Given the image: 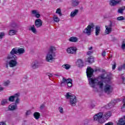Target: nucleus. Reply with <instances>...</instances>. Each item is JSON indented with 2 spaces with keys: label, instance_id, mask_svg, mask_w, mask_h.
Returning <instances> with one entry per match:
<instances>
[{
  "label": "nucleus",
  "instance_id": "f257e3e1",
  "mask_svg": "<svg viewBox=\"0 0 125 125\" xmlns=\"http://www.w3.org/2000/svg\"><path fill=\"white\" fill-rule=\"evenodd\" d=\"M24 53L25 50L24 48H13L10 54H9L6 58V59L9 61L8 64L9 66L11 67V68H13L17 65V60L18 59V58L15 54H17V53H19V54H23V53Z\"/></svg>",
  "mask_w": 125,
  "mask_h": 125
},
{
  "label": "nucleus",
  "instance_id": "f03ea898",
  "mask_svg": "<svg viewBox=\"0 0 125 125\" xmlns=\"http://www.w3.org/2000/svg\"><path fill=\"white\" fill-rule=\"evenodd\" d=\"M94 70L91 67H88L86 69V75L88 79H89V83L92 87H95V85H99L100 88H103L104 84L101 81H98V79L95 78H91L93 76Z\"/></svg>",
  "mask_w": 125,
  "mask_h": 125
},
{
  "label": "nucleus",
  "instance_id": "7ed1b4c3",
  "mask_svg": "<svg viewBox=\"0 0 125 125\" xmlns=\"http://www.w3.org/2000/svg\"><path fill=\"white\" fill-rule=\"evenodd\" d=\"M112 116V112H101L94 116V121L98 122L99 124H104Z\"/></svg>",
  "mask_w": 125,
  "mask_h": 125
},
{
  "label": "nucleus",
  "instance_id": "20e7f679",
  "mask_svg": "<svg viewBox=\"0 0 125 125\" xmlns=\"http://www.w3.org/2000/svg\"><path fill=\"white\" fill-rule=\"evenodd\" d=\"M55 50H56L55 47L53 46H50L49 51L46 56V61L47 62L52 63L54 60H55V56H56V54L54 52Z\"/></svg>",
  "mask_w": 125,
  "mask_h": 125
},
{
  "label": "nucleus",
  "instance_id": "39448f33",
  "mask_svg": "<svg viewBox=\"0 0 125 125\" xmlns=\"http://www.w3.org/2000/svg\"><path fill=\"white\" fill-rule=\"evenodd\" d=\"M65 97L67 99H69V103L71 106H76V104L77 103V97L74 95L71 94L70 92H67L65 95Z\"/></svg>",
  "mask_w": 125,
  "mask_h": 125
},
{
  "label": "nucleus",
  "instance_id": "423d86ee",
  "mask_svg": "<svg viewBox=\"0 0 125 125\" xmlns=\"http://www.w3.org/2000/svg\"><path fill=\"white\" fill-rule=\"evenodd\" d=\"M19 96H20V93H17L15 94L14 95L9 97V101H10V102H14V101L15 100V104H19V102L20 101Z\"/></svg>",
  "mask_w": 125,
  "mask_h": 125
},
{
  "label": "nucleus",
  "instance_id": "0eeeda50",
  "mask_svg": "<svg viewBox=\"0 0 125 125\" xmlns=\"http://www.w3.org/2000/svg\"><path fill=\"white\" fill-rule=\"evenodd\" d=\"M113 86L110 84H106L104 86V91L106 94H110L113 92Z\"/></svg>",
  "mask_w": 125,
  "mask_h": 125
},
{
  "label": "nucleus",
  "instance_id": "6e6552de",
  "mask_svg": "<svg viewBox=\"0 0 125 125\" xmlns=\"http://www.w3.org/2000/svg\"><path fill=\"white\" fill-rule=\"evenodd\" d=\"M93 28H94V24L91 23L84 30L83 33L88 36H90L91 35V29H93Z\"/></svg>",
  "mask_w": 125,
  "mask_h": 125
},
{
  "label": "nucleus",
  "instance_id": "1a4fd4ad",
  "mask_svg": "<svg viewBox=\"0 0 125 125\" xmlns=\"http://www.w3.org/2000/svg\"><path fill=\"white\" fill-rule=\"evenodd\" d=\"M101 78L103 79L102 81L104 83H109L111 81V78L109 76H106L105 74L101 75Z\"/></svg>",
  "mask_w": 125,
  "mask_h": 125
},
{
  "label": "nucleus",
  "instance_id": "9d476101",
  "mask_svg": "<svg viewBox=\"0 0 125 125\" xmlns=\"http://www.w3.org/2000/svg\"><path fill=\"white\" fill-rule=\"evenodd\" d=\"M77 50V47H70L66 49L67 53L70 54H76Z\"/></svg>",
  "mask_w": 125,
  "mask_h": 125
},
{
  "label": "nucleus",
  "instance_id": "9b49d317",
  "mask_svg": "<svg viewBox=\"0 0 125 125\" xmlns=\"http://www.w3.org/2000/svg\"><path fill=\"white\" fill-rule=\"evenodd\" d=\"M121 101V99H117L116 100H114L113 101H112L111 103L108 104V109H111V108H113L114 106H115V104L116 103H118V102H120Z\"/></svg>",
  "mask_w": 125,
  "mask_h": 125
},
{
  "label": "nucleus",
  "instance_id": "f8f14e48",
  "mask_svg": "<svg viewBox=\"0 0 125 125\" xmlns=\"http://www.w3.org/2000/svg\"><path fill=\"white\" fill-rule=\"evenodd\" d=\"M40 66H41V63L37 61H35L31 64V68L32 69H38Z\"/></svg>",
  "mask_w": 125,
  "mask_h": 125
},
{
  "label": "nucleus",
  "instance_id": "ddd939ff",
  "mask_svg": "<svg viewBox=\"0 0 125 125\" xmlns=\"http://www.w3.org/2000/svg\"><path fill=\"white\" fill-rule=\"evenodd\" d=\"M35 27L37 28H40L42 26V20L38 19L36 20L35 21Z\"/></svg>",
  "mask_w": 125,
  "mask_h": 125
},
{
  "label": "nucleus",
  "instance_id": "4468645a",
  "mask_svg": "<svg viewBox=\"0 0 125 125\" xmlns=\"http://www.w3.org/2000/svg\"><path fill=\"white\" fill-rule=\"evenodd\" d=\"M122 0H110V4L111 6H115L117 4H119Z\"/></svg>",
  "mask_w": 125,
  "mask_h": 125
},
{
  "label": "nucleus",
  "instance_id": "2eb2a0df",
  "mask_svg": "<svg viewBox=\"0 0 125 125\" xmlns=\"http://www.w3.org/2000/svg\"><path fill=\"white\" fill-rule=\"evenodd\" d=\"M31 14L34 15L35 17L36 18H40L41 17V14H40V12L39 11H37L36 10H32L31 11Z\"/></svg>",
  "mask_w": 125,
  "mask_h": 125
},
{
  "label": "nucleus",
  "instance_id": "dca6fc26",
  "mask_svg": "<svg viewBox=\"0 0 125 125\" xmlns=\"http://www.w3.org/2000/svg\"><path fill=\"white\" fill-rule=\"evenodd\" d=\"M117 125H125V116L119 119L117 123Z\"/></svg>",
  "mask_w": 125,
  "mask_h": 125
},
{
  "label": "nucleus",
  "instance_id": "f3484780",
  "mask_svg": "<svg viewBox=\"0 0 125 125\" xmlns=\"http://www.w3.org/2000/svg\"><path fill=\"white\" fill-rule=\"evenodd\" d=\"M17 108V104H10L8 106V110L9 111H13L16 110Z\"/></svg>",
  "mask_w": 125,
  "mask_h": 125
},
{
  "label": "nucleus",
  "instance_id": "a211bd4d",
  "mask_svg": "<svg viewBox=\"0 0 125 125\" xmlns=\"http://www.w3.org/2000/svg\"><path fill=\"white\" fill-rule=\"evenodd\" d=\"M112 32V28L108 27V26L105 25V34L106 35H109Z\"/></svg>",
  "mask_w": 125,
  "mask_h": 125
},
{
  "label": "nucleus",
  "instance_id": "6ab92c4d",
  "mask_svg": "<svg viewBox=\"0 0 125 125\" xmlns=\"http://www.w3.org/2000/svg\"><path fill=\"white\" fill-rule=\"evenodd\" d=\"M80 1L77 0H71V5L72 6H78V5L79 4Z\"/></svg>",
  "mask_w": 125,
  "mask_h": 125
},
{
  "label": "nucleus",
  "instance_id": "aec40b11",
  "mask_svg": "<svg viewBox=\"0 0 125 125\" xmlns=\"http://www.w3.org/2000/svg\"><path fill=\"white\" fill-rule=\"evenodd\" d=\"M101 31V28H100V26H96V27H95V35H96V36H99Z\"/></svg>",
  "mask_w": 125,
  "mask_h": 125
},
{
  "label": "nucleus",
  "instance_id": "412c9836",
  "mask_svg": "<svg viewBox=\"0 0 125 125\" xmlns=\"http://www.w3.org/2000/svg\"><path fill=\"white\" fill-rule=\"evenodd\" d=\"M78 13H79V10L75 9V10H74V11L71 12L70 16L72 18L75 17V16H76V15H77V14H78Z\"/></svg>",
  "mask_w": 125,
  "mask_h": 125
},
{
  "label": "nucleus",
  "instance_id": "4be33fe9",
  "mask_svg": "<svg viewBox=\"0 0 125 125\" xmlns=\"http://www.w3.org/2000/svg\"><path fill=\"white\" fill-rule=\"evenodd\" d=\"M87 62H88L89 64H91L94 62V58L93 57L90 56L87 59Z\"/></svg>",
  "mask_w": 125,
  "mask_h": 125
},
{
  "label": "nucleus",
  "instance_id": "5701e85b",
  "mask_svg": "<svg viewBox=\"0 0 125 125\" xmlns=\"http://www.w3.org/2000/svg\"><path fill=\"white\" fill-rule=\"evenodd\" d=\"M73 81L71 79H68L67 82L66 83L68 87H72L73 86V83H72Z\"/></svg>",
  "mask_w": 125,
  "mask_h": 125
},
{
  "label": "nucleus",
  "instance_id": "b1692460",
  "mask_svg": "<svg viewBox=\"0 0 125 125\" xmlns=\"http://www.w3.org/2000/svg\"><path fill=\"white\" fill-rule=\"evenodd\" d=\"M33 116L36 120H39V119H40V117H41V114L40 113L36 112L34 113Z\"/></svg>",
  "mask_w": 125,
  "mask_h": 125
},
{
  "label": "nucleus",
  "instance_id": "393cba45",
  "mask_svg": "<svg viewBox=\"0 0 125 125\" xmlns=\"http://www.w3.org/2000/svg\"><path fill=\"white\" fill-rule=\"evenodd\" d=\"M69 41L72 42H78V38H77V37H72L69 38Z\"/></svg>",
  "mask_w": 125,
  "mask_h": 125
},
{
  "label": "nucleus",
  "instance_id": "a878e982",
  "mask_svg": "<svg viewBox=\"0 0 125 125\" xmlns=\"http://www.w3.org/2000/svg\"><path fill=\"white\" fill-rule=\"evenodd\" d=\"M69 80V79H66L65 78V77L62 78V80L61 82V85H62V84L63 83L65 84V83H68V81Z\"/></svg>",
  "mask_w": 125,
  "mask_h": 125
},
{
  "label": "nucleus",
  "instance_id": "bb28decb",
  "mask_svg": "<svg viewBox=\"0 0 125 125\" xmlns=\"http://www.w3.org/2000/svg\"><path fill=\"white\" fill-rule=\"evenodd\" d=\"M30 31H32V32H33L34 34L37 33V29H36V28H35V25H32L30 28Z\"/></svg>",
  "mask_w": 125,
  "mask_h": 125
},
{
  "label": "nucleus",
  "instance_id": "cd10ccee",
  "mask_svg": "<svg viewBox=\"0 0 125 125\" xmlns=\"http://www.w3.org/2000/svg\"><path fill=\"white\" fill-rule=\"evenodd\" d=\"M77 62L78 63V66L79 67H83V60H82V59H79Z\"/></svg>",
  "mask_w": 125,
  "mask_h": 125
},
{
  "label": "nucleus",
  "instance_id": "c85d7f7f",
  "mask_svg": "<svg viewBox=\"0 0 125 125\" xmlns=\"http://www.w3.org/2000/svg\"><path fill=\"white\" fill-rule=\"evenodd\" d=\"M125 6H123L119 8L118 11V13H120V14H123V13H124V11L125 10Z\"/></svg>",
  "mask_w": 125,
  "mask_h": 125
},
{
  "label": "nucleus",
  "instance_id": "c756f323",
  "mask_svg": "<svg viewBox=\"0 0 125 125\" xmlns=\"http://www.w3.org/2000/svg\"><path fill=\"white\" fill-rule=\"evenodd\" d=\"M17 32L16 30H10L9 32V35L10 36H14V35H16Z\"/></svg>",
  "mask_w": 125,
  "mask_h": 125
},
{
  "label": "nucleus",
  "instance_id": "7c9ffc66",
  "mask_svg": "<svg viewBox=\"0 0 125 125\" xmlns=\"http://www.w3.org/2000/svg\"><path fill=\"white\" fill-rule=\"evenodd\" d=\"M123 105L121 107V110H122L123 112H125V98L123 99Z\"/></svg>",
  "mask_w": 125,
  "mask_h": 125
},
{
  "label": "nucleus",
  "instance_id": "2f4dec72",
  "mask_svg": "<svg viewBox=\"0 0 125 125\" xmlns=\"http://www.w3.org/2000/svg\"><path fill=\"white\" fill-rule=\"evenodd\" d=\"M63 68H64V69H66V70H69L70 68L71 67V66L68 64H66L62 65Z\"/></svg>",
  "mask_w": 125,
  "mask_h": 125
},
{
  "label": "nucleus",
  "instance_id": "473e14b6",
  "mask_svg": "<svg viewBox=\"0 0 125 125\" xmlns=\"http://www.w3.org/2000/svg\"><path fill=\"white\" fill-rule=\"evenodd\" d=\"M53 19L55 22H59V21H60L59 18H58V17H57V16H54L53 17Z\"/></svg>",
  "mask_w": 125,
  "mask_h": 125
},
{
  "label": "nucleus",
  "instance_id": "72a5a7b5",
  "mask_svg": "<svg viewBox=\"0 0 125 125\" xmlns=\"http://www.w3.org/2000/svg\"><path fill=\"white\" fill-rule=\"evenodd\" d=\"M6 103H7V100L4 99L1 102V105H2V106H4V105H5Z\"/></svg>",
  "mask_w": 125,
  "mask_h": 125
},
{
  "label": "nucleus",
  "instance_id": "f704fd0d",
  "mask_svg": "<svg viewBox=\"0 0 125 125\" xmlns=\"http://www.w3.org/2000/svg\"><path fill=\"white\" fill-rule=\"evenodd\" d=\"M9 83H10V82H9V81H4L3 83V85H4V86H7Z\"/></svg>",
  "mask_w": 125,
  "mask_h": 125
},
{
  "label": "nucleus",
  "instance_id": "c9c22d12",
  "mask_svg": "<svg viewBox=\"0 0 125 125\" xmlns=\"http://www.w3.org/2000/svg\"><path fill=\"white\" fill-rule=\"evenodd\" d=\"M56 13H57L58 14H59L60 16H62V13H61V9H60V8H58L57 9Z\"/></svg>",
  "mask_w": 125,
  "mask_h": 125
},
{
  "label": "nucleus",
  "instance_id": "e433bc0d",
  "mask_svg": "<svg viewBox=\"0 0 125 125\" xmlns=\"http://www.w3.org/2000/svg\"><path fill=\"white\" fill-rule=\"evenodd\" d=\"M116 66H117V63L115 62H112V70H115L116 69Z\"/></svg>",
  "mask_w": 125,
  "mask_h": 125
},
{
  "label": "nucleus",
  "instance_id": "4c0bfd02",
  "mask_svg": "<svg viewBox=\"0 0 125 125\" xmlns=\"http://www.w3.org/2000/svg\"><path fill=\"white\" fill-rule=\"evenodd\" d=\"M121 79L122 81V83H124V84H125V75H122Z\"/></svg>",
  "mask_w": 125,
  "mask_h": 125
},
{
  "label": "nucleus",
  "instance_id": "58836bf2",
  "mask_svg": "<svg viewBox=\"0 0 125 125\" xmlns=\"http://www.w3.org/2000/svg\"><path fill=\"white\" fill-rule=\"evenodd\" d=\"M4 36H5V33H4V32H0V40L2 39V38H3Z\"/></svg>",
  "mask_w": 125,
  "mask_h": 125
},
{
  "label": "nucleus",
  "instance_id": "ea45409f",
  "mask_svg": "<svg viewBox=\"0 0 125 125\" xmlns=\"http://www.w3.org/2000/svg\"><path fill=\"white\" fill-rule=\"evenodd\" d=\"M117 20H118V21H122V20H125V18L123 16H121L118 17Z\"/></svg>",
  "mask_w": 125,
  "mask_h": 125
},
{
  "label": "nucleus",
  "instance_id": "a19ab883",
  "mask_svg": "<svg viewBox=\"0 0 125 125\" xmlns=\"http://www.w3.org/2000/svg\"><path fill=\"white\" fill-rule=\"evenodd\" d=\"M122 69H124V70H125V64H123V65H121V66H119L118 67L119 71H122Z\"/></svg>",
  "mask_w": 125,
  "mask_h": 125
},
{
  "label": "nucleus",
  "instance_id": "79ce46f5",
  "mask_svg": "<svg viewBox=\"0 0 125 125\" xmlns=\"http://www.w3.org/2000/svg\"><path fill=\"white\" fill-rule=\"evenodd\" d=\"M122 48H123V49H125V39L123 41Z\"/></svg>",
  "mask_w": 125,
  "mask_h": 125
},
{
  "label": "nucleus",
  "instance_id": "37998d69",
  "mask_svg": "<svg viewBox=\"0 0 125 125\" xmlns=\"http://www.w3.org/2000/svg\"><path fill=\"white\" fill-rule=\"evenodd\" d=\"M89 123V120L86 119L83 121V125H87Z\"/></svg>",
  "mask_w": 125,
  "mask_h": 125
},
{
  "label": "nucleus",
  "instance_id": "c03bdc74",
  "mask_svg": "<svg viewBox=\"0 0 125 125\" xmlns=\"http://www.w3.org/2000/svg\"><path fill=\"white\" fill-rule=\"evenodd\" d=\"M59 111L60 112V113L63 114V108L62 107H59Z\"/></svg>",
  "mask_w": 125,
  "mask_h": 125
},
{
  "label": "nucleus",
  "instance_id": "a18cd8bd",
  "mask_svg": "<svg viewBox=\"0 0 125 125\" xmlns=\"http://www.w3.org/2000/svg\"><path fill=\"white\" fill-rule=\"evenodd\" d=\"M26 116H29V115H31V111L30 110H27L26 113Z\"/></svg>",
  "mask_w": 125,
  "mask_h": 125
},
{
  "label": "nucleus",
  "instance_id": "49530a36",
  "mask_svg": "<svg viewBox=\"0 0 125 125\" xmlns=\"http://www.w3.org/2000/svg\"><path fill=\"white\" fill-rule=\"evenodd\" d=\"M112 26H113V22H112V21H110L109 25H107V27H108L109 28H112Z\"/></svg>",
  "mask_w": 125,
  "mask_h": 125
},
{
  "label": "nucleus",
  "instance_id": "de8ad7c7",
  "mask_svg": "<svg viewBox=\"0 0 125 125\" xmlns=\"http://www.w3.org/2000/svg\"><path fill=\"white\" fill-rule=\"evenodd\" d=\"M45 107V105H44V104H42L40 106V109L42 110V109H43Z\"/></svg>",
  "mask_w": 125,
  "mask_h": 125
},
{
  "label": "nucleus",
  "instance_id": "09e8293b",
  "mask_svg": "<svg viewBox=\"0 0 125 125\" xmlns=\"http://www.w3.org/2000/svg\"><path fill=\"white\" fill-rule=\"evenodd\" d=\"M113 125V123H112L111 122H109L105 124V125Z\"/></svg>",
  "mask_w": 125,
  "mask_h": 125
},
{
  "label": "nucleus",
  "instance_id": "8fccbe9b",
  "mask_svg": "<svg viewBox=\"0 0 125 125\" xmlns=\"http://www.w3.org/2000/svg\"><path fill=\"white\" fill-rule=\"evenodd\" d=\"M102 56H103V57H105V56H106V52L105 51L103 52Z\"/></svg>",
  "mask_w": 125,
  "mask_h": 125
},
{
  "label": "nucleus",
  "instance_id": "3c124183",
  "mask_svg": "<svg viewBox=\"0 0 125 125\" xmlns=\"http://www.w3.org/2000/svg\"><path fill=\"white\" fill-rule=\"evenodd\" d=\"M47 75L48 76L49 78H52L53 75L51 73H47Z\"/></svg>",
  "mask_w": 125,
  "mask_h": 125
},
{
  "label": "nucleus",
  "instance_id": "603ef678",
  "mask_svg": "<svg viewBox=\"0 0 125 125\" xmlns=\"http://www.w3.org/2000/svg\"><path fill=\"white\" fill-rule=\"evenodd\" d=\"M94 107H95V105H94V104H91L90 108L91 109H92L93 108H94Z\"/></svg>",
  "mask_w": 125,
  "mask_h": 125
},
{
  "label": "nucleus",
  "instance_id": "864d4df0",
  "mask_svg": "<svg viewBox=\"0 0 125 125\" xmlns=\"http://www.w3.org/2000/svg\"><path fill=\"white\" fill-rule=\"evenodd\" d=\"M0 125H6V124L5 122H0Z\"/></svg>",
  "mask_w": 125,
  "mask_h": 125
},
{
  "label": "nucleus",
  "instance_id": "5fc2aeb1",
  "mask_svg": "<svg viewBox=\"0 0 125 125\" xmlns=\"http://www.w3.org/2000/svg\"><path fill=\"white\" fill-rule=\"evenodd\" d=\"M92 53H93L92 51H88V52H87V55H90L91 54H92Z\"/></svg>",
  "mask_w": 125,
  "mask_h": 125
},
{
  "label": "nucleus",
  "instance_id": "6e6d98bb",
  "mask_svg": "<svg viewBox=\"0 0 125 125\" xmlns=\"http://www.w3.org/2000/svg\"><path fill=\"white\" fill-rule=\"evenodd\" d=\"M2 90H3V88L0 87V91H2Z\"/></svg>",
  "mask_w": 125,
  "mask_h": 125
},
{
  "label": "nucleus",
  "instance_id": "4d7b16f0",
  "mask_svg": "<svg viewBox=\"0 0 125 125\" xmlns=\"http://www.w3.org/2000/svg\"><path fill=\"white\" fill-rule=\"evenodd\" d=\"M16 26V24L14 23V25H12V27H13V28H15Z\"/></svg>",
  "mask_w": 125,
  "mask_h": 125
},
{
  "label": "nucleus",
  "instance_id": "13d9d810",
  "mask_svg": "<svg viewBox=\"0 0 125 125\" xmlns=\"http://www.w3.org/2000/svg\"><path fill=\"white\" fill-rule=\"evenodd\" d=\"M55 76H57V77H60V75L58 74H55Z\"/></svg>",
  "mask_w": 125,
  "mask_h": 125
},
{
  "label": "nucleus",
  "instance_id": "bf43d9fd",
  "mask_svg": "<svg viewBox=\"0 0 125 125\" xmlns=\"http://www.w3.org/2000/svg\"><path fill=\"white\" fill-rule=\"evenodd\" d=\"M89 50H91L92 49V47H90L88 48Z\"/></svg>",
  "mask_w": 125,
  "mask_h": 125
},
{
  "label": "nucleus",
  "instance_id": "052dcab7",
  "mask_svg": "<svg viewBox=\"0 0 125 125\" xmlns=\"http://www.w3.org/2000/svg\"><path fill=\"white\" fill-rule=\"evenodd\" d=\"M6 67L8 68V64L6 63Z\"/></svg>",
  "mask_w": 125,
  "mask_h": 125
},
{
  "label": "nucleus",
  "instance_id": "680f3d73",
  "mask_svg": "<svg viewBox=\"0 0 125 125\" xmlns=\"http://www.w3.org/2000/svg\"><path fill=\"white\" fill-rule=\"evenodd\" d=\"M97 71H98V69H95V72H97Z\"/></svg>",
  "mask_w": 125,
  "mask_h": 125
},
{
  "label": "nucleus",
  "instance_id": "e2e57ef3",
  "mask_svg": "<svg viewBox=\"0 0 125 125\" xmlns=\"http://www.w3.org/2000/svg\"><path fill=\"white\" fill-rule=\"evenodd\" d=\"M8 62V61H7V63Z\"/></svg>",
  "mask_w": 125,
  "mask_h": 125
}]
</instances>
